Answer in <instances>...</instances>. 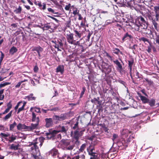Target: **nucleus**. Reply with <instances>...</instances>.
I'll use <instances>...</instances> for the list:
<instances>
[{"label":"nucleus","instance_id":"473e14b6","mask_svg":"<svg viewBox=\"0 0 159 159\" xmlns=\"http://www.w3.org/2000/svg\"><path fill=\"white\" fill-rule=\"evenodd\" d=\"M19 145H15L14 144H12L10 147V148L11 149L16 150L18 149Z\"/></svg>","mask_w":159,"mask_h":159},{"label":"nucleus","instance_id":"c9c22d12","mask_svg":"<svg viewBox=\"0 0 159 159\" xmlns=\"http://www.w3.org/2000/svg\"><path fill=\"white\" fill-rule=\"evenodd\" d=\"M149 45L148 46V49H146V51L148 52V53H150L152 52V44L151 43H149Z\"/></svg>","mask_w":159,"mask_h":159},{"label":"nucleus","instance_id":"69168bd1","mask_svg":"<svg viewBox=\"0 0 159 159\" xmlns=\"http://www.w3.org/2000/svg\"><path fill=\"white\" fill-rule=\"evenodd\" d=\"M48 10L50 12H51L53 13H54V10H53L51 8H48Z\"/></svg>","mask_w":159,"mask_h":159},{"label":"nucleus","instance_id":"ddd939ff","mask_svg":"<svg viewBox=\"0 0 159 159\" xmlns=\"http://www.w3.org/2000/svg\"><path fill=\"white\" fill-rule=\"evenodd\" d=\"M66 39L67 41L70 43L71 44H76L74 43V41L73 34H67L66 36Z\"/></svg>","mask_w":159,"mask_h":159},{"label":"nucleus","instance_id":"f3484780","mask_svg":"<svg viewBox=\"0 0 159 159\" xmlns=\"http://www.w3.org/2000/svg\"><path fill=\"white\" fill-rule=\"evenodd\" d=\"M94 149V145L93 144L90 145L89 147L87 148V151L89 154H91L92 152H93V150Z\"/></svg>","mask_w":159,"mask_h":159},{"label":"nucleus","instance_id":"393cba45","mask_svg":"<svg viewBox=\"0 0 159 159\" xmlns=\"http://www.w3.org/2000/svg\"><path fill=\"white\" fill-rule=\"evenodd\" d=\"M91 156L90 159H97L98 158V154L97 153L93 152L91 154H89Z\"/></svg>","mask_w":159,"mask_h":159},{"label":"nucleus","instance_id":"5fc2aeb1","mask_svg":"<svg viewBox=\"0 0 159 159\" xmlns=\"http://www.w3.org/2000/svg\"><path fill=\"white\" fill-rule=\"evenodd\" d=\"M22 102H18V103L17 105L16 106V107H15V110H16L18 108V107H19L20 104L22 103Z\"/></svg>","mask_w":159,"mask_h":159},{"label":"nucleus","instance_id":"4d7b16f0","mask_svg":"<svg viewBox=\"0 0 159 159\" xmlns=\"http://www.w3.org/2000/svg\"><path fill=\"white\" fill-rule=\"evenodd\" d=\"M24 109V107L23 106H22L21 107L19 108L18 111L17 113H19L20 111L23 110Z\"/></svg>","mask_w":159,"mask_h":159},{"label":"nucleus","instance_id":"f03ea898","mask_svg":"<svg viewBox=\"0 0 159 159\" xmlns=\"http://www.w3.org/2000/svg\"><path fill=\"white\" fill-rule=\"evenodd\" d=\"M61 143L65 149L71 151L74 148L75 143L73 141L67 139H62Z\"/></svg>","mask_w":159,"mask_h":159},{"label":"nucleus","instance_id":"20e7f679","mask_svg":"<svg viewBox=\"0 0 159 159\" xmlns=\"http://www.w3.org/2000/svg\"><path fill=\"white\" fill-rule=\"evenodd\" d=\"M130 28H131V29L133 30L139 31V28L141 27L139 24L136 22V20L135 19H134L133 17H131V15L130 16Z\"/></svg>","mask_w":159,"mask_h":159},{"label":"nucleus","instance_id":"6e6d98bb","mask_svg":"<svg viewBox=\"0 0 159 159\" xmlns=\"http://www.w3.org/2000/svg\"><path fill=\"white\" fill-rule=\"evenodd\" d=\"M154 10L156 11H159V5L154 7Z\"/></svg>","mask_w":159,"mask_h":159},{"label":"nucleus","instance_id":"4468645a","mask_svg":"<svg viewBox=\"0 0 159 159\" xmlns=\"http://www.w3.org/2000/svg\"><path fill=\"white\" fill-rule=\"evenodd\" d=\"M45 120L46 123L45 125L47 128L51 126L53 124L52 119L51 118H46Z\"/></svg>","mask_w":159,"mask_h":159},{"label":"nucleus","instance_id":"338daca9","mask_svg":"<svg viewBox=\"0 0 159 159\" xmlns=\"http://www.w3.org/2000/svg\"><path fill=\"white\" fill-rule=\"evenodd\" d=\"M145 80L146 81L148 82V84H151V80H149L147 78H144Z\"/></svg>","mask_w":159,"mask_h":159},{"label":"nucleus","instance_id":"f704fd0d","mask_svg":"<svg viewBox=\"0 0 159 159\" xmlns=\"http://www.w3.org/2000/svg\"><path fill=\"white\" fill-rule=\"evenodd\" d=\"M12 111H11L4 118V119L5 120H6L9 118L11 116Z\"/></svg>","mask_w":159,"mask_h":159},{"label":"nucleus","instance_id":"2f4dec72","mask_svg":"<svg viewBox=\"0 0 159 159\" xmlns=\"http://www.w3.org/2000/svg\"><path fill=\"white\" fill-rule=\"evenodd\" d=\"M148 103H149V104L151 107H153L155 106V99H152L150 101H148Z\"/></svg>","mask_w":159,"mask_h":159},{"label":"nucleus","instance_id":"79ce46f5","mask_svg":"<svg viewBox=\"0 0 159 159\" xmlns=\"http://www.w3.org/2000/svg\"><path fill=\"white\" fill-rule=\"evenodd\" d=\"M79 10H78L76 8H75L74 10H73V14L74 15L78 14H79Z\"/></svg>","mask_w":159,"mask_h":159},{"label":"nucleus","instance_id":"c85d7f7f","mask_svg":"<svg viewBox=\"0 0 159 159\" xmlns=\"http://www.w3.org/2000/svg\"><path fill=\"white\" fill-rule=\"evenodd\" d=\"M113 62L116 64L118 66V68L120 70H121L122 69V66L120 64V62L117 60H116L113 61Z\"/></svg>","mask_w":159,"mask_h":159},{"label":"nucleus","instance_id":"bf43d9fd","mask_svg":"<svg viewBox=\"0 0 159 159\" xmlns=\"http://www.w3.org/2000/svg\"><path fill=\"white\" fill-rule=\"evenodd\" d=\"M34 108L35 109V111L37 113H40V108H37V107H35Z\"/></svg>","mask_w":159,"mask_h":159},{"label":"nucleus","instance_id":"cd10ccee","mask_svg":"<svg viewBox=\"0 0 159 159\" xmlns=\"http://www.w3.org/2000/svg\"><path fill=\"white\" fill-rule=\"evenodd\" d=\"M60 121L62 120H65L66 118V114H61L59 116Z\"/></svg>","mask_w":159,"mask_h":159},{"label":"nucleus","instance_id":"052dcab7","mask_svg":"<svg viewBox=\"0 0 159 159\" xmlns=\"http://www.w3.org/2000/svg\"><path fill=\"white\" fill-rule=\"evenodd\" d=\"M22 83H21V82H18L17 84L15 86V87L16 88H18L20 86L21 84Z\"/></svg>","mask_w":159,"mask_h":159},{"label":"nucleus","instance_id":"9d476101","mask_svg":"<svg viewBox=\"0 0 159 159\" xmlns=\"http://www.w3.org/2000/svg\"><path fill=\"white\" fill-rule=\"evenodd\" d=\"M148 25H145L141 27V30L140 31L141 32L145 34L152 35V37H150L151 39H154V36L151 30L147 28Z\"/></svg>","mask_w":159,"mask_h":159},{"label":"nucleus","instance_id":"aec40b11","mask_svg":"<svg viewBox=\"0 0 159 159\" xmlns=\"http://www.w3.org/2000/svg\"><path fill=\"white\" fill-rule=\"evenodd\" d=\"M64 71V67L63 65L59 66L57 68V72H60L61 74H63Z\"/></svg>","mask_w":159,"mask_h":159},{"label":"nucleus","instance_id":"f8f14e48","mask_svg":"<svg viewBox=\"0 0 159 159\" xmlns=\"http://www.w3.org/2000/svg\"><path fill=\"white\" fill-rule=\"evenodd\" d=\"M69 129L67 125H65L64 126H59L58 127V130H57V133L61 132L65 134H67V132Z\"/></svg>","mask_w":159,"mask_h":159},{"label":"nucleus","instance_id":"dca6fc26","mask_svg":"<svg viewBox=\"0 0 159 159\" xmlns=\"http://www.w3.org/2000/svg\"><path fill=\"white\" fill-rule=\"evenodd\" d=\"M32 50L33 51H36L37 52L39 57H40V52L43 51V49L40 47L39 46L38 47H35L32 49Z\"/></svg>","mask_w":159,"mask_h":159},{"label":"nucleus","instance_id":"39448f33","mask_svg":"<svg viewBox=\"0 0 159 159\" xmlns=\"http://www.w3.org/2000/svg\"><path fill=\"white\" fill-rule=\"evenodd\" d=\"M42 28L43 30H49L51 32H52L56 28L54 23H48L44 24Z\"/></svg>","mask_w":159,"mask_h":159},{"label":"nucleus","instance_id":"37998d69","mask_svg":"<svg viewBox=\"0 0 159 159\" xmlns=\"http://www.w3.org/2000/svg\"><path fill=\"white\" fill-rule=\"evenodd\" d=\"M8 70V69H5L4 68H2L0 70V72L1 73H4L6 72H7Z\"/></svg>","mask_w":159,"mask_h":159},{"label":"nucleus","instance_id":"0e129e2a","mask_svg":"<svg viewBox=\"0 0 159 159\" xmlns=\"http://www.w3.org/2000/svg\"><path fill=\"white\" fill-rule=\"evenodd\" d=\"M36 5H38V6H39V7L40 8H41V7H42V4H41V2H38L37 4H36Z\"/></svg>","mask_w":159,"mask_h":159},{"label":"nucleus","instance_id":"bb28decb","mask_svg":"<svg viewBox=\"0 0 159 159\" xmlns=\"http://www.w3.org/2000/svg\"><path fill=\"white\" fill-rule=\"evenodd\" d=\"M33 94L31 93L30 95L26 97L28 100L29 101L30 100H34L36 98L33 97Z\"/></svg>","mask_w":159,"mask_h":159},{"label":"nucleus","instance_id":"680f3d73","mask_svg":"<svg viewBox=\"0 0 159 159\" xmlns=\"http://www.w3.org/2000/svg\"><path fill=\"white\" fill-rule=\"evenodd\" d=\"M97 100L98 99H97L96 98H94L93 99H92L91 101L93 103H96L97 101Z\"/></svg>","mask_w":159,"mask_h":159},{"label":"nucleus","instance_id":"a878e982","mask_svg":"<svg viewBox=\"0 0 159 159\" xmlns=\"http://www.w3.org/2000/svg\"><path fill=\"white\" fill-rule=\"evenodd\" d=\"M17 50L16 47H13L10 50L9 52L12 55L14 54V53L16 52Z\"/></svg>","mask_w":159,"mask_h":159},{"label":"nucleus","instance_id":"f257e3e1","mask_svg":"<svg viewBox=\"0 0 159 159\" xmlns=\"http://www.w3.org/2000/svg\"><path fill=\"white\" fill-rule=\"evenodd\" d=\"M43 140V138L42 137L40 138L39 139H36L30 144L33 145L31 148V153L35 159H38L39 157L40 156V152L38 146H40V147L42 146Z\"/></svg>","mask_w":159,"mask_h":159},{"label":"nucleus","instance_id":"ea45409f","mask_svg":"<svg viewBox=\"0 0 159 159\" xmlns=\"http://www.w3.org/2000/svg\"><path fill=\"white\" fill-rule=\"evenodd\" d=\"M10 84V83L7 82H5L4 83H3L1 84H0V88H2L3 87L5 86H6L7 85Z\"/></svg>","mask_w":159,"mask_h":159},{"label":"nucleus","instance_id":"5701e85b","mask_svg":"<svg viewBox=\"0 0 159 159\" xmlns=\"http://www.w3.org/2000/svg\"><path fill=\"white\" fill-rule=\"evenodd\" d=\"M140 99L144 103H148L149 100L144 96H141Z\"/></svg>","mask_w":159,"mask_h":159},{"label":"nucleus","instance_id":"a19ab883","mask_svg":"<svg viewBox=\"0 0 159 159\" xmlns=\"http://www.w3.org/2000/svg\"><path fill=\"white\" fill-rule=\"evenodd\" d=\"M133 59L131 57H130V72L131 71V67L133 63Z\"/></svg>","mask_w":159,"mask_h":159},{"label":"nucleus","instance_id":"0eeeda50","mask_svg":"<svg viewBox=\"0 0 159 159\" xmlns=\"http://www.w3.org/2000/svg\"><path fill=\"white\" fill-rule=\"evenodd\" d=\"M102 72L105 74H108L111 71L112 66L105 62H103L102 64Z\"/></svg>","mask_w":159,"mask_h":159},{"label":"nucleus","instance_id":"4c0bfd02","mask_svg":"<svg viewBox=\"0 0 159 159\" xmlns=\"http://www.w3.org/2000/svg\"><path fill=\"white\" fill-rule=\"evenodd\" d=\"M0 135L1 137L4 138L6 139V137H7L10 136V134L8 133L5 134L2 133H1L0 134Z\"/></svg>","mask_w":159,"mask_h":159},{"label":"nucleus","instance_id":"13d9d810","mask_svg":"<svg viewBox=\"0 0 159 159\" xmlns=\"http://www.w3.org/2000/svg\"><path fill=\"white\" fill-rule=\"evenodd\" d=\"M155 17H156V18H155V21L156 20V21H158L159 18V14H156Z\"/></svg>","mask_w":159,"mask_h":159},{"label":"nucleus","instance_id":"e2e57ef3","mask_svg":"<svg viewBox=\"0 0 159 159\" xmlns=\"http://www.w3.org/2000/svg\"><path fill=\"white\" fill-rule=\"evenodd\" d=\"M152 51L153 52H156L157 50L156 48L152 45Z\"/></svg>","mask_w":159,"mask_h":159},{"label":"nucleus","instance_id":"603ef678","mask_svg":"<svg viewBox=\"0 0 159 159\" xmlns=\"http://www.w3.org/2000/svg\"><path fill=\"white\" fill-rule=\"evenodd\" d=\"M118 137V136L116 134H113V138H112V140L113 141H114L115 139Z\"/></svg>","mask_w":159,"mask_h":159},{"label":"nucleus","instance_id":"58836bf2","mask_svg":"<svg viewBox=\"0 0 159 159\" xmlns=\"http://www.w3.org/2000/svg\"><path fill=\"white\" fill-rule=\"evenodd\" d=\"M4 89H2L0 90V100H2L4 98V95L2 94L3 93Z\"/></svg>","mask_w":159,"mask_h":159},{"label":"nucleus","instance_id":"b1692460","mask_svg":"<svg viewBox=\"0 0 159 159\" xmlns=\"http://www.w3.org/2000/svg\"><path fill=\"white\" fill-rule=\"evenodd\" d=\"M151 21L152 22L154 25L155 29L157 31V28L158 27V26H159V25L156 22V21L155 20V19H154L152 17H151Z\"/></svg>","mask_w":159,"mask_h":159},{"label":"nucleus","instance_id":"3c124183","mask_svg":"<svg viewBox=\"0 0 159 159\" xmlns=\"http://www.w3.org/2000/svg\"><path fill=\"white\" fill-rule=\"evenodd\" d=\"M71 6V4L70 3L68 4V5H66L65 7V9L66 10H69Z\"/></svg>","mask_w":159,"mask_h":159},{"label":"nucleus","instance_id":"6ab92c4d","mask_svg":"<svg viewBox=\"0 0 159 159\" xmlns=\"http://www.w3.org/2000/svg\"><path fill=\"white\" fill-rule=\"evenodd\" d=\"M139 40L140 41H142L145 44H147L146 42H147L148 43H151V41L149 40V39L144 37L140 38L139 39Z\"/></svg>","mask_w":159,"mask_h":159},{"label":"nucleus","instance_id":"49530a36","mask_svg":"<svg viewBox=\"0 0 159 159\" xmlns=\"http://www.w3.org/2000/svg\"><path fill=\"white\" fill-rule=\"evenodd\" d=\"M7 108H8L10 109L11 108V107H12L11 102L10 101L7 104Z\"/></svg>","mask_w":159,"mask_h":159},{"label":"nucleus","instance_id":"8fccbe9b","mask_svg":"<svg viewBox=\"0 0 159 159\" xmlns=\"http://www.w3.org/2000/svg\"><path fill=\"white\" fill-rule=\"evenodd\" d=\"M82 89H83V91L81 92V93L80 97H82V96H83V95H84V92L85 90V87H83L82 88Z\"/></svg>","mask_w":159,"mask_h":159},{"label":"nucleus","instance_id":"1a4fd4ad","mask_svg":"<svg viewBox=\"0 0 159 159\" xmlns=\"http://www.w3.org/2000/svg\"><path fill=\"white\" fill-rule=\"evenodd\" d=\"M135 19L136 20V22L138 23L141 27H143V25L145 26L148 25V22L142 16H139Z\"/></svg>","mask_w":159,"mask_h":159},{"label":"nucleus","instance_id":"864d4df0","mask_svg":"<svg viewBox=\"0 0 159 159\" xmlns=\"http://www.w3.org/2000/svg\"><path fill=\"white\" fill-rule=\"evenodd\" d=\"M64 159H70V158L68 155H65L63 156Z\"/></svg>","mask_w":159,"mask_h":159},{"label":"nucleus","instance_id":"72a5a7b5","mask_svg":"<svg viewBox=\"0 0 159 159\" xmlns=\"http://www.w3.org/2000/svg\"><path fill=\"white\" fill-rule=\"evenodd\" d=\"M155 33L156 36L155 38L156 43L158 44L159 46V34H157V32L155 31Z\"/></svg>","mask_w":159,"mask_h":159},{"label":"nucleus","instance_id":"7c9ffc66","mask_svg":"<svg viewBox=\"0 0 159 159\" xmlns=\"http://www.w3.org/2000/svg\"><path fill=\"white\" fill-rule=\"evenodd\" d=\"M86 145L87 144L86 143L82 144L79 149V151L80 152H83L86 148Z\"/></svg>","mask_w":159,"mask_h":159},{"label":"nucleus","instance_id":"423d86ee","mask_svg":"<svg viewBox=\"0 0 159 159\" xmlns=\"http://www.w3.org/2000/svg\"><path fill=\"white\" fill-rule=\"evenodd\" d=\"M32 121L36 122L35 124L31 123L30 126H31L32 125H34V127L33 128V130L36 129L39 126V117H36L35 114L34 112L32 113V118L31 119Z\"/></svg>","mask_w":159,"mask_h":159},{"label":"nucleus","instance_id":"9b49d317","mask_svg":"<svg viewBox=\"0 0 159 159\" xmlns=\"http://www.w3.org/2000/svg\"><path fill=\"white\" fill-rule=\"evenodd\" d=\"M57 133V130H54L52 131H49V132H46L45 134L46 136V138L48 139H53L55 135Z\"/></svg>","mask_w":159,"mask_h":159},{"label":"nucleus","instance_id":"a211bd4d","mask_svg":"<svg viewBox=\"0 0 159 159\" xmlns=\"http://www.w3.org/2000/svg\"><path fill=\"white\" fill-rule=\"evenodd\" d=\"M78 124L79 122H78V120H77L75 123L73 124L72 125V129L74 130L80 129L79 128Z\"/></svg>","mask_w":159,"mask_h":159},{"label":"nucleus","instance_id":"774afa93","mask_svg":"<svg viewBox=\"0 0 159 159\" xmlns=\"http://www.w3.org/2000/svg\"><path fill=\"white\" fill-rule=\"evenodd\" d=\"M46 4L45 3H43L42 6L41 7V8L40 9H42L43 10H45L46 9Z\"/></svg>","mask_w":159,"mask_h":159},{"label":"nucleus","instance_id":"de8ad7c7","mask_svg":"<svg viewBox=\"0 0 159 159\" xmlns=\"http://www.w3.org/2000/svg\"><path fill=\"white\" fill-rule=\"evenodd\" d=\"M53 119L54 120L60 121L59 116H53Z\"/></svg>","mask_w":159,"mask_h":159},{"label":"nucleus","instance_id":"6e6552de","mask_svg":"<svg viewBox=\"0 0 159 159\" xmlns=\"http://www.w3.org/2000/svg\"><path fill=\"white\" fill-rule=\"evenodd\" d=\"M34 125H32L31 126H26L24 124H22L19 123L17 125V129L19 130L25 129L26 130L31 131L33 130V128L34 127Z\"/></svg>","mask_w":159,"mask_h":159},{"label":"nucleus","instance_id":"2eb2a0df","mask_svg":"<svg viewBox=\"0 0 159 159\" xmlns=\"http://www.w3.org/2000/svg\"><path fill=\"white\" fill-rule=\"evenodd\" d=\"M49 154L53 157H58V152L57 149L53 148L49 152Z\"/></svg>","mask_w":159,"mask_h":159},{"label":"nucleus","instance_id":"a18cd8bd","mask_svg":"<svg viewBox=\"0 0 159 159\" xmlns=\"http://www.w3.org/2000/svg\"><path fill=\"white\" fill-rule=\"evenodd\" d=\"M113 53L117 54H119V53H121L120 50L117 48H116L113 50Z\"/></svg>","mask_w":159,"mask_h":159},{"label":"nucleus","instance_id":"7ed1b4c3","mask_svg":"<svg viewBox=\"0 0 159 159\" xmlns=\"http://www.w3.org/2000/svg\"><path fill=\"white\" fill-rule=\"evenodd\" d=\"M85 129H78L77 130L72 131L71 132V136L76 140V142H78L80 137L83 135V133L85 131Z\"/></svg>","mask_w":159,"mask_h":159},{"label":"nucleus","instance_id":"412c9836","mask_svg":"<svg viewBox=\"0 0 159 159\" xmlns=\"http://www.w3.org/2000/svg\"><path fill=\"white\" fill-rule=\"evenodd\" d=\"M75 33V37L77 38H80L81 37L82 33L80 32H79L76 30H74Z\"/></svg>","mask_w":159,"mask_h":159},{"label":"nucleus","instance_id":"4be33fe9","mask_svg":"<svg viewBox=\"0 0 159 159\" xmlns=\"http://www.w3.org/2000/svg\"><path fill=\"white\" fill-rule=\"evenodd\" d=\"M129 133V130L126 129H123L121 132L122 134L125 137L128 136Z\"/></svg>","mask_w":159,"mask_h":159},{"label":"nucleus","instance_id":"c03bdc74","mask_svg":"<svg viewBox=\"0 0 159 159\" xmlns=\"http://www.w3.org/2000/svg\"><path fill=\"white\" fill-rule=\"evenodd\" d=\"M9 138L10 139V140H9V141L11 142L16 139V137L12 134L11 136L9 137Z\"/></svg>","mask_w":159,"mask_h":159},{"label":"nucleus","instance_id":"e433bc0d","mask_svg":"<svg viewBox=\"0 0 159 159\" xmlns=\"http://www.w3.org/2000/svg\"><path fill=\"white\" fill-rule=\"evenodd\" d=\"M16 125V123L15 122H14L13 124H11L10 125V130H12L13 128Z\"/></svg>","mask_w":159,"mask_h":159},{"label":"nucleus","instance_id":"09e8293b","mask_svg":"<svg viewBox=\"0 0 159 159\" xmlns=\"http://www.w3.org/2000/svg\"><path fill=\"white\" fill-rule=\"evenodd\" d=\"M77 156L79 157V159H85V156L84 154L78 155Z\"/></svg>","mask_w":159,"mask_h":159},{"label":"nucleus","instance_id":"c756f323","mask_svg":"<svg viewBox=\"0 0 159 159\" xmlns=\"http://www.w3.org/2000/svg\"><path fill=\"white\" fill-rule=\"evenodd\" d=\"M22 11V8L20 6H19L18 8L14 11V12L16 14H20Z\"/></svg>","mask_w":159,"mask_h":159}]
</instances>
